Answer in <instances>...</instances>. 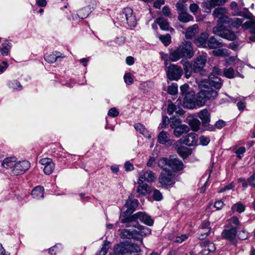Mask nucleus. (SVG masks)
I'll use <instances>...</instances> for the list:
<instances>
[{"label": "nucleus", "instance_id": "nucleus-1", "mask_svg": "<svg viewBox=\"0 0 255 255\" xmlns=\"http://www.w3.org/2000/svg\"><path fill=\"white\" fill-rule=\"evenodd\" d=\"M136 220H139L148 226H152L153 223V220L149 215L143 212H137L130 217L121 220V222L125 224L126 227H133L136 229L132 231L128 229L122 230L120 236L122 239H133L139 241L140 244H142L143 237L150 235L151 230L149 228L139 225Z\"/></svg>", "mask_w": 255, "mask_h": 255}, {"label": "nucleus", "instance_id": "nucleus-2", "mask_svg": "<svg viewBox=\"0 0 255 255\" xmlns=\"http://www.w3.org/2000/svg\"><path fill=\"white\" fill-rule=\"evenodd\" d=\"M196 82L200 89L196 96V104L198 107L204 106L208 101H212L218 96V90L222 85L221 79L211 73L208 79L199 81Z\"/></svg>", "mask_w": 255, "mask_h": 255}, {"label": "nucleus", "instance_id": "nucleus-3", "mask_svg": "<svg viewBox=\"0 0 255 255\" xmlns=\"http://www.w3.org/2000/svg\"><path fill=\"white\" fill-rule=\"evenodd\" d=\"M140 251L139 247L132 243H120L114 248L115 255H130L132 253H138Z\"/></svg>", "mask_w": 255, "mask_h": 255}, {"label": "nucleus", "instance_id": "nucleus-4", "mask_svg": "<svg viewBox=\"0 0 255 255\" xmlns=\"http://www.w3.org/2000/svg\"><path fill=\"white\" fill-rule=\"evenodd\" d=\"M207 54L206 53H201L194 60L193 63V71L195 73H199L201 75L206 74V72L204 70L207 62Z\"/></svg>", "mask_w": 255, "mask_h": 255}, {"label": "nucleus", "instance_id": "nucleus-5", "mask_svg": "<svg viewBox=\"0 0 255 255\" xmlns=\"http://www.w3.org/2000/svg\"><path fill=\"white\" fill-rule=\"evenodd\" d=\"M182 74V68L177 65L170 64L167 68V77L170 80H178L181 78Z\"/></svg>", "mask_w": 255, "mask_h": 255}, {"label": "nucleus", "instance_id": "nucleus-6", "mask_svg": "<svg viewBox=\"0 0 255 255\" xmlns=\"http://www.w3.org/2000/svg\"><path fill=\"white\" fill-rule=\"evenodd\" d=\"M174 178V174L169 169L164 168L161 172L158 179L161 186L164 187L173 184Z\"/></svg>", "mask_w": 255, "mask_h": 255}, {"label": "nucleus", "instance_id": "nucleus-7", "mask_svg": "<svg viewBox=\"0 0 255 255\" xmlns=\"http://www.w3.org/2000/svg\"><path fill=\"white\" fill-rule=\"evenodd\" d=\"M227 14V9L225 7H219L214 10L213 12L214 17L218 18V26H220V24L229 22V18Z\"/></svg>", "mask_w": 255, "mask_h": 255}, {"label": "nucleus", "instance_id": "nucleus-8", "mask_svg": "<svg viewBox=\"0 0 255 255\" xmlns=\"http://www.w3.org/2000/svg\"><path fill=\"white\" fill-rule=\"evenodd\" d=\"M213 31L215 34L229 40H234L236 37L233 32L228 29H223L221 26L214 27Z\"/></svg>", "mask_w": 255, "mask_h": 255}, {"label": "nucleus", "instance_id": "nucleus-9", "mask_svg": "<svg viewBox=\"0 0 255 255\" xmlns=\"http://www.w3.org/2000/svg\"><path fill=\"white\" fill-rule=\"evenodd\" d=\"M30 166V164L28 161L23 160L15 162L14 168L11 172L13 174L17 175L24 173Z\"/></svg>", "mask_w": 255, "mask_h": 255}, {"label": "nucleus", "instance_id": "nucleus-10", "mask_svg": "<svg viewBox=\"0 0 255 255\" xmlns=\"http://www.w3.org/2000/svg\"><path fill=\"white\" fill-rule=\"evenodd\" d=\"M137 206L138 200L136 199H134V196L133 195L131 194L129 196L128 199L125 204V207L127 208V210L124 212V216H126L128 214H131Z\"/></svg>", "mask_w": 255, "mask_h": 255}, {"label": "nucleus", "instance_id": "nucleus-11", "mask_svg": "<svg viewBox=\"0 0 255 255\" xmlns=\"http://www.w3.org/2000/svg\"><path fill=\"white\" fill-rule=\"evenodd\" d=\"M184 57L191 58L194 55V51L190 42L185 41L178 46Z\"/></svg>", "mask_w": 255, "mask_h": 255}, {"label": "nucleus", "instance_id": "nucleus-12", "mask_svg": "<svg viewBox=\"0 0 255 255\" xmlns=\"http://www.w3.org/2000/svg\"><path fill=\"white\" fill-rule=\"evenodd\" d=\"M122 17H125L127 24L130 27H135L136 25V19L134 15H133V11L129 7L125 8L123 13L121 14Z\"/></svg>", "mask_w": 255, "mask_h": 255}, {"label": "nucleus", "instance_id": "nucleus-13", "mask_svg": "<svg viewBox=\"0 0 255 255\" xmlns=\"http://www.w3.org/2000/svg\"><path fill=\"white\" fill-rule=\"evenodd\" d=\"M179 122L178 121L172 122L170 123V127L172 128H174L173 133L176 137H179L184 132L189 131V127L185 125H178Z\"/></svg>", "mask_w": 255, "mask_h": 255}, {"label": "nucleus", "instance_id": "nucleus-14", "mask_svg": "<svg viewBox=\"0 0 255 255\" xmlns=\"http://www.w3.org/2000/svg\"><path fill=\"white\" fill-rule=\"evenodd\" d=\"M195 93L194 92H189L187 94L182 97L183 99V103L185 106L190 109L195 108L196 104V98H195Z\"/></svg>", "mask_w": 255, "mask_h": 255}, {"label": "nucleus", "instance_id": "nucleus-15", "mask_svg": "<svg viewBox=\"0 0 255 255\" xmlns=\"http://www.w3.org/2000/svg\"><path fill=\"white\" fill-rule=\"evenodd\" d=\"M236 235V227H232L230 229L224 230L222 233L223 238L228 240L233 244H235L237 243Z\"/></svg>", "mask_w": 255, "mask_h": 255}, {"label": "nucleus", "instance_id": "nucleus-16", "mask_svg": "<svg viewBox=\"0 0 255 255\" xmlns=\"http://www.w3.org/2000/svg\"><path fill=\"white\" fill-rule=\"evenodd\" d=\"M156 178L155 174L150 170L142 171L137 181L138 184H142L144 181L147 182H152Z\"/></svg>", "mask_w": 255, "mask_h": 255}, {"label": "nucleus", "instance_id": "nucleus-17", "mask_svg": "<svg viewBox=\"0 0 255 255\" xmlns=\"http://www.w3.org/2000/svg\"><path fill=\"white\" fill-rule=\"evenodd\" d=\"M202 248L201 251V255H208L210 253L214 252L216 250L215 244L210 241H205L201 244Z\"/></svg>", "mask_w": 255, "mask_h": 255}, {"label": "nucleus", "instance_id": "nucleus-18", "mask_svg": "<svg viewBox=\"0 0 255 255\" xmlns=\"http://www.w3.org/2000/svg\"><path fill=\"white\" fill-rule=\"evenodd\" d=\"M198 116L202 121L203 125L205 127L209 125L210 122V114L206 109L200 111Z\"/></svg>", "mask_w": 255, "mask_h": 255}, {"label": "nucleus", "instance_id": "nucleus-19", "mask_svg": "<svg viewBox=\"0 0 255 255\" xmlns=\"http://www.w3.org/2000/svg\"><path fill=\"white\" fill-rule=\"evenodd\" d=\"M186 121L193 131H197L199 129L201 123L197 118L189 116L186 118Z\"/></svg>", "mask_w": 255, "mask_h": 255}, {"label": "nucleus", "instance_id": "nucleus-20", "mask_svg": "<svg viewBox=\"0 0 255 255\" xmlns=\"http://www.w3.org/2000/svg\"><path fill=\"white\" fill-rule=\"evenodd\" d=\"M209 35L206 33H202L195 39L194 42L198 46L206 47Z\"/></svg>", "mask_w": 255, "mask_h": 255}, {"label": "nucleus", "instance_id": "nucleus-21", "mask_svg": "<svg viewBox=\"0 0 255 255\" xmlns=\"http://www.w3.org/2000/svg\"><path fill=\"white\" fill-rule=\"evenodd\" d=\"M197 135L195 133H191L183 138V143L188 146H193L196 144Z\"/></svg>", "mask_w": 255, "mask_h": 255}, {"label": "nucleus", "instance_id": "nucleus-22", "mask_svg": "<svg viewBox=\"0 0 255 255\" xmlns=\"http://www.w3.org/2000/svg\"><path fill=\"white\" fill-rule=\"evenodd\" d=\"M158 141L160 144L167 145H171L172 143V141L170 139L168 133L164 131H162L159 133Z\"/></svg>", "mask_w": 255, "mask_h": 255}, {"label": "nucleus", "instance_id": "nucleus-23", "mask_svg": "<svg viewBox=\"0 0 255 255\" xmlns=\"http://www.w3.org/2000/svg\"><path fill=\"white\" fill-rule=\"evenodd\" d=\"M183 162L176 158L170 159L169 168L172 169L174 171H178L183 168Z\"/></svg>", "mask_w": 255, "mask_h": 255}, {"label": "nucleus", "instance_id": "nucleus-24", "mask_svg": "<svg viewBox=\"0 0 255 255\" xmlns=\"http://www.w3.org/2000/svg\"><path fill=\"white\" fill-rule=\"evenodd\" d=\"M16 158L14 157L5 158L1 162V166L6 169H10L11 170L14 168Z\"/></svg>", "mask_w": 255, "mask_h": 255}, {"label": "nucleus", "instance_id": "nucleus-25", "mask_svg": "<svg viewBox=\"0 0 255 255\" xmlns=\"http://www.w3.org/2000/svg\"><path fill=\"white\" fill-rule=\"evenodd\" d=\"M223 46L222 42L217 40L214 37H211L208 40L206 48L216 49Z\"/></svg>", "mask_w": 255, "mask_h": 255}, {"label": "nucleus", "instance_id": "nucleus-26", "mask_svg": "<svg viewBox=\"0 0 255 255\" xmlns=\"http://www.w3.org/2000/svg\"><path fill=\"white\" fill-rule=\"evenodd\" d=\"M31 195L33 198L37 200L43 198L44 197L43 187L39 186L35 187L31 192Z\"/></svg>", "mask_w": 255, "mask_h": 255}, {"label": "nucleus", "instance_id": "nucleus-27", "mask_svg": "<svg viewBox=\"0 0 255 255\" xmlns=\"http://www.w3.org/2000/svg\"><path fill=\"white\" fill-rule=\"evenodd\" d=\"M181 63L183 64L186 78H189L193 71V64L191 65L188 61L183 60L181 61Z\"/></svg>", "mask_w": 255, "mask_h": 255}, {"label": "nucleus", "instance_id": "nucleus-28", "mask_svg": "<svg viewBox=\"0 0 255 255\" xmlns=\"http://www.w3.org/2000/svg\"><path fill=\"white\" fill-rule=\"evenodd\" d=\"M181 53L178 47L176 49L170 51L169 58L171 61L176 62L184 57Z\"/></svg>", "mask_w": 255, "mask_h": 255}, {"label": "nucleus", "instance_id": "nucleus-29", "mask_svg": "<svg viewBox=\"0 0 255 255\" xmlns=\"http://www.w3.org/2000/svg\"><path fill=\"white\" fill-rule=\"evenodd\" d=\"M181 53L178 47L176 49L170 51L169 58L171 61L176 62L184 57Z\"/></svg>", "mask_w": 255, "mask_h": 255}, {"label": "nucleus", "instance_id": "nucleus-30", "mask_svg": "<svg viewBox=\"0 0 255 255\" xmlns=\"http://www.w3.org/2000/svg\"><path fill=\"white\" fill-rule=\"evenodd\" d=\"M198 32V26L196 24H194L187 29L185 36L187 38H191L197 34Z\"/></svg>", "mask_w": 255, "mask_h": 255}, {"label": "nucleus", "instance_id": "nucleus-31", "mask_svg": "<svg viewBox=\"0 0 255 255\" xmlns=\"http://www.w3.org/2000/svg\"><path fill=\"white\" fill-rule=\"evenodd\" d=\"M136 191L139 195H145L150 193V187L147 184L143 183L142 184H139L137 187Z\"/></svg>", "mask_w": 255, "mask_h": 255}, {"label": "nucleus", "instance_id": "nucleus-32", "mask_svg": "<svg viewBox=\"0 0 255 255\" xmlns=\"http://www.w3.org/2000/svg\"><path fill=\"white\" fill-rule=\"evenodd\" d=\"M156 22L157 23L160 28L163 30H168L169 29V23L167 20L163 17H159L156 19Z\"/></svg>", "mask_w": 255, "mask_h": 255}, {"label": "nucleus", "instance_id": "nucleus-33", "mask_svg": "<svg viewBox=\"0 0 255 255\" xmlns=\"http://www.w3.org/2000/svg\"><path fill=\"white\" fill-rule=\"evenodd\" d=\"M246 206L241 202H238L234 204L231 208L233 213L238 212L241 213L245 211Z\"/></svg>", "mask_w": 255, "mask_h": 255}, {"label": "nucleus", "instance_id": "nucleus-34", "mask_svg": "<svg viewBox=\"0 0 255 255\" xmlns=\"http://www.w3.org/2000/svg\"><path fill=\"white\" fill-rule=\"evenodd\" d=\"M177 152L183 158H185L192 153L191 150L187 147L181 146L177 149Z\"/></svg>", "mask_w": 255, "mask_h": 255}, {"label": "nucleus", "instance_id": "nucleus-35", "mask_svg": "<svg viewBox=\"0 0 255 255\" xmlns=\"http://www.w3.org/2000/svg\"><path fill=\"white\" fill-rule=\"evenodd\" d=\"M11 47V46L10 44V42L8 41H6L5 42L2 43L1 47L0 49L1 54L2 56L8 55Z\"/></svg>", "mask_w": 255, "mask_h": 255}, {"label": "nucleus", "instance_id": "nucleus-36", "mask_svg": "<svg viewBox=\"0 0 255 255\" xmlns=\"http://www.w3.org/2000/svg\"><path fill=\"white\" fill-rule=\"evenodd\" d=\"M170 159H168L166 157H161L158 160V165L159 167L163 168V170L164 168L166 169H168L167 168L169 167Z\"/></svg>", "mask_w": 255, "mask_h": 255}, {"label": "nucleus", "instance_id": "nucleus-37", "mask_svg": "<svg viewBox=\"0 0 255 255\" xmlns=\"http://www.w3.org/2000/svg\"><path fill=\"white\" fill-rule=\"evenodd\" d=\"M178 14V20L181 22H187L188 21L192 20L193 18L191 15H189L187 12V11L179 13Z\"/></svg>", "mask_w": 255, "mask_h": 255}, {"label": "nucleus", "instance_id": "nucleus-38", "mask_svg": "<svg viewBox=\"0 0 255 255\" xmlns=\"http://www.w3.org/2000/svg\"><path fill=\"white\" fill-rule=\"evenodd\" d=\"M187 0H179L176 4L178 13L187 11V4H185Z\"/></svg>", "mask_w": 255, "mask_h": 255}, {"label": "nucleus", "instance_id": "nucleus-39", "mask_svg": "<svg viewBox=\"0 0 255 255\" xmlns=\"http://www.w3.org/2000/svg\"><path fill=\"white\" fill-rule=\"evenodd\" d=\"M135 129L139 131L140 133H142L145 137L149 138L150 136L149 135L145 127L141 124L139 123L135 124L134 125Z\"/></svg>", "mask_w": 255, "mask_h": 255}, {"label": "nucleus", "instance_id": "nucleus-40", "mask_svg": "<svg viewBox=\"0 0 255 255\" xmlns=\"http://www.w3.org/2000/svg\"><path fill=\"white\" fill-rule=\"evenodd\" d=\"M65 57L64 55L56 56L53 53L46 54L44 56L45 60L48 63H53L55 62L59 58Z\"/></svg>", "mask_w": 255, "mask_h": 255}, {"label": "nucleus", "instance_id": "nucleus-41", "mask_svg": "<svg viewBox=\"0 0 255 255\" xmlns=\"http://www.w3.org/2000/svg\"><path fill=\"white\" fill-rule=\"evenodd\" d=\"M243 29H247L250 28L251 33H255V21H246L242 25Z\"/></svg>", "mask_w": 255, "mask_h": 255}, {"label": "nucleus", "instance_id": "nucleus-42", "mask_svg": "<svg viewBox=\"0 0 255 255\" xmlns=\"http://www.w3.org/2000/svg\"><path fill=\"white\" fill-rule=\"evenodd\" d=\"M89 14V7H85L79 9L77 11V15L81 19L87 17Z\"/></svg>", "mask_w": 255, "mask_h": 255}, {"label": "nucleus", "instance_id": "nucleus-43", "mask_svg": "<svg viewBox=\"0 0 255 255\" xmlns=\"http://www.w3.org/2000/svg\"><path fill=\"white\" fill-rule=\"evenodd\" d=\"M213 53L214 55L218 56H226L230 54L229 50L225 48L213 50Z\"/></svg>", "mask_w": 255, "mask_h": 255}, {"label": "nucleus", "instance_id": "nucleus-44", "mask_svg": "<svg viewBox=\"0 0 255 255\" xmlns=\"http://www.w3.org/2000/svg\"><path fill=\"white\" fill-rule=\"evenodd\" d=\"M8 87L17 90H21L22 88V86L20 82L16 80L9 81L8 83Z\"/></svg>", "mask_w": 255, "mask_h": 255}, {"label": "nucleus", "instance_id": "nucleus-45", "mask_svg": "<svg viewBox=\"0 0 255 255\" xmlns=\"http://www.w3.org/2000/svg\"><path fill=\"white\" fill-rule=\"evenodd\" d=\"M159 39L165 46L169 45L171 42V36L169 34L160 35Z\"/></svg>", "mask_w": 255, "mask_h": 255}, {"label": "nucleus", "instance_id": "nucleus-46", "mask_svg": "<svg viewBox=\"0 0 255 255\" xmlns=\"http://www.w3.org/2000/svg\"><path fill=\"white\" fill-rule=\"evenodd\" d=\"M223 74L226 77L231 79L234 77L235 71L232 68H226L224 69Z\"/></svg>", "mask_w": 255, "mask_h": 255}, {"label": "nucleus", "instance_id": "nucleus-47", "mask_svg": "<svg viewBox=\"0 0 255 255\" xmlns=\"http://www.w3.org/2000/svg\"><path fill=\"white\" fill-rule=\"evenodd\" d=\"M55 168V164L53 162L49 165L44 166L43 168L44 172L47 175L51 174Z\"/></svg>", "mask_w": 255, "mask_h": 255}, {"label": "nucleus", "instance_id": "nucleus-48", "mask_svg": "<svg viewBox=\"0 0 255 255\" xmlns=\"http://www.w3.org/2000/svg\"><path fill=\"white\" fill-rule=\"evenodd\" d=\"M168 93L175 95L177 94L178 91V85L176 83H173L171 85L169 86L168 88Z\"/></svg>", "mask_w": 255, "mask_h": 255}, {"label": "nucleus", "instance_id": "nucleus-49", "mask_svg": "<svg viewBox=\"0 0 255 255\" xmlns=\"http://www.w3.org/2000/svg\"><path fill=\"white\" fill-rule=\"evenodd\" d=\"M209 225L210 223L208 221H204L201 224V229L207 231L205 233L206 235H209L211 230V228L209 227Z\"/></svg>", "mask_w": 255, "mask_h": 255}, {"label": "nucleus", "instance_id": "nucleus-50", "mask_svg": "<svg viewBox=\"0 0 255 255\" xmlns=\"http://www.w3.org/2000/svg\"><path fill=\"white\" fill-rule=\"evenodd\" d=\"M124 78L125 82L127 84L129 85L132 84L133 76L130 73L125 74Z\"/></svg>", "mask_w": 255, "mask_h": 255}, {"label": "nucleus", "instance_id": "nucleus-51", "mask_svg": "<svg viewBox=\"0 0 255 255\" xmlns=\"http://www.w3.org/2000/svg\"><path fill=\"white\" fill-rule=\"evenodd\" d=\"M153 198L156 201H160L162 199L163 197L161 192L157 189H154L153 191Z\"/></svg>", "mask_w": 255, "mask_h": 255}, {"label": "nucleus", "instance_id": "nucleus-52", "mask_svg": "<svg viewBox=\"0 0 255 255\" xmlns=\"http://www.w3.org/2000/svg\"><path fill=\"white\" fill-rule=\"evenodd\" d=\"M214 7L213 5L209 1V0H206L203 3V7L205 9L206 12H210L212 7Z\"/></svg>", "mask_w": 255, "mask_h": 255}, {"label": "nucleus", "instance_id": "nucleus-53", "mask_svg": "<svg viewBox=\"0 0 255 255\" xmlns=\"http://www.w3.org/2000/svg\"><path fill=\"white\" fill-rule=\"evenodd\" d=\"M255 170L253 172V174L250 176L247 179V183H248V185L254 187L255 188Z\"/></svg>", "mask_w": 255, "mask_h": 255}, {"label": "nucleus", "instance_id": "nucleus-54", "mask_svg": "<svg viewBox=\"0 0 255 255\" xmlns=\"http://www.w3.org/2000/svg\"><path fill=\"white\" fill-rule=\"evenodd\" d=\"M230 6H231V9L233 10H234L235 14L239 15H241V12L239 11L238 5L236 2L232 1L230 4Z\"/></svg>", "mask_w": 255, "mask_h": 255}, {"label": "nucleus", "instance_id": "nucleus-55", "mask_svg": "<svg viewBox=\"0 0 255 255\" xmlns=\"http://www.w3.org/2000/svg\"><path fill=\"white\" fill-rule=\"evenodd\" d=\"M243 22V18H234L232 21V25L234 27H238L242 25Z\"/></svg>", "mask_w": 255, "mask_h": 255}, {"label": "nucleus", "instance_id": "nucleus-56", "mask_svg": "<svg viewBox=\"0 0 255 255\" xmlns=\"http://www.w3.org/2000/svg\"><path fill=\"white\" fill-rule=\"evenodd\" d=\"M210 141V139L209 137L202 135L200 137V143L202 145H207Z\"/></svg>", "mask_w": 255, "mask_h": 255}, {"label": "nucleus", "instance_id": "nucleus-57", "mask_svg": "<svg viewBox=\"0 0 255 255\" xmlns=\"http://www.w3.org/2000/svg\"><path fill=\"white\" fill-rule=\"evenodd\" d=\"M108 114L110 117H116L119 115V112L116 108H112L109 110Z\"/></svg>", "mask_w": 255, "mask_h": 255}, {"label": "nucleus", "instance_id": "nucleus-58", "mask_svg": "<svg viewBox=\"0 0 255 255\" xmlns=\"http://www.w3.org/2000/svg\"><path fill=\"white\" fill-rule=\"evenodd\" d=\"M235 187V184L233 182H231L228 185H226L224 187H222L219 191V193H222L225 192L226 190H230L233 189Z\"/></svg>", "mask_w": 255, "mask_h": 255}, {"label": "nucleus", "instance_id": "nucleus-59", "mask_svg": "<svg viewBox=\"0 0 255 255\" xmlns=\"http://www.w3.org/2000/svg\"><path fill=\"white\" fill-rule=\"evenodd\" d=\"M229 221L230 224L234 225L237 226H239L240 225V222L239 219L236 216H234L231 219H230L229 220Z\"/></svg>", "mask_w": 255, "mask_h": 255}, {"label": "nucleus", "instance_id": "nucleus-60", "mask_svg": "<svg viewBox=\"0 0 255 255\" xmlns=\"http://www.w3.org/2000/svg\"><path fill=\"white\" fill-rule=\"evenodd\" d=\"M189 89V86L188 84H185L180 87V91L182 97H183L186 94H187Z\"/></svg>", "mask_w": 255, "mask_h": 255}, {"label": "nucleus", "instance_id": "nucleus-61", "mask_svg": "<svg viewBox=\"0 0 255 255\" xmlns=\"http://www.w3.org/2000/svg\"><path fill=\"white\" fill-rule=\"evenodd\" d=\"M199 8L198 5L195 3H191L189 6L190 11L194 14L197 12Z\"/></svg>", "mask_w": 255, "mask_h": 255}, {"label": "nucleus", "instance_id": "nucleus-62", "mask_svg": "<svg viewBox=\"0 0 255 255\" xmlns=\"http://www.w3.org/2000/svg\"><path fill=\"white\" fill-rule=\"evenodd\" d=\"M238 237L240 240H246L248 238V234L246 231L242 230L239 232Z\"/></svg>", "mask_w": 255, "mask_h": 255}, {"label": "nucleus", "instance_id": "nucleus-63", "mask_svg": "<svg viewBox=\"0 0 255 255\" xmlns=\"http://www.w3.org/2000/svg\"><path fill=\"white\" fill-rule=\"evenodd\" d=\"M39 162L40 164H41L43 165H44V166L49 165L50 163L53 162L52 159L49 158H44L39 161Z\"/></svg>", "mask_w": 255, "mask_h": 255}, {"label": "nucleus", "instance_id": "nucleus-64", "mask_svg": "<svg viewBox=\"0 0 255 255\" xmlns=\"http://www.w3.org/2000/svg\"><path fill=\"white\" fill-rule=\"evenodd\" d=\"M162 12L163 14L167 17H170L171 12L168 6H165L162 8Z\"/></svg>", "mask_w": 255, "mask_h": 255}]
</instances>
